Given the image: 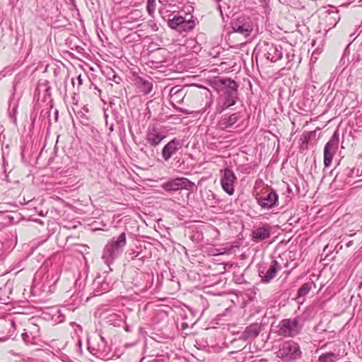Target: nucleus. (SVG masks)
<instances>
[{
  "label": "nucleus",
  "mask_w": 362,
  "mask_h": 362,
  "mask_svg": "<svg viewBox=\"0 0 362 362\" xmlns=\"http://www.w3.org/2000/svg\"><path fill=\"white\" fill-rule=\"evenodd\" d=\"M211 86L219 95L218 112L234 105L238 100V85L234 80L216 76L211 80Z\"/></svg>",
  "instance_id": "obj_1"
},
{
  "label": "nucleus",
  "mask_w": 362,
  "mask_h": 362,
  "mask_svg": "<svg viewBox=\"0 0 362 362\" xmlns=\"http://www.w3.org/2000/svg\"><path fill=\"white\" fill-rule=\"evenodd\" d=\"M127 245V237L124 232L118 236L113 237L105 246L102 259L108 266L122 254Z\"/></svg>",
  "instance_id": "obj_2"
},
{
  "label": "nucleus",
  "mask_w": 362,
  "mask_h": 362,
  "mask_svg": "<svg viewBox=\"0 0 362 362\" xmlns=\"http://www.w3.org/2000/svg\"><path fill=\"white\" fill-rule=\"evenodd\" d=\"M303 327V325L300 323V317L298 316L293 318L283 319L279 323L277 334L282 337L293 338L300 334Z\"/></svg>",
  "instance_id": "obj_3"
},
{
  "label": "nucleus",
  "mask_w": 362,
  "mask_h": 362,
  "mask_svg": "<svg viewBox=\"0 0 362 362\" xmlns=\"http://www.w3.org/2000/svg\"><path fill=\"white\" fill-rule=\"evenodd\" d=\"M188 86H175L172 87L169 90V95L170 98V103L173 107L183 114L188 115L189 111L176 106L177 104H182L187 93Z\"/></svg>",
  "instance_id": "obj_4"
},
{
  "label": "nucleus",
  "mask_w": 362,
  "mask_h": 362,
  "mask_svg": "<svg viewBox=\"0 0 362 362\" xmlns=\"http://www.w3.org/2000/svg\"><path fill=\"white\" fill-rule=\"evenodd\" d=\"M195 183L186 177H176L161 185V188L167 192H176L181 189L193 190Z\"/></svg>",
  "instance_id": "obj_5"
},
{
  "label": "nucleus",
  "mask_w": 362,
  "mask_h": 362,
  "mask_svg": "<svg viewBox=\"0 0 362 362\" xmlns=\"http://www.w3.org/2000/svg\"><path fill=\"white\" fill-rule=\"evenodd\" d=\"M301 351L298 343L293 341H288L284 343L282 347L278 351V357L286 360L294 361L300 358Z\"/></svg>",
  "instance_id": "obj_6"
},
{
  "label": "nucleus",
  "mask_w": 362,
  "mask_h": 362,
  "mask_svg": "<svg viewBox=\"0 0 362 362\" xmlns=\"http://www.w3.org/2000/svg\"><path fill=\"white\" fill-rule=\"evenodd\" d=\"M231 28L235 33L247 37L253 30V23L250 17L240 16L231 21Z\"/></svg>",
  "instance_id": "obj_7"
},
{
  "label": "nucleus",
  "mask_w": 362,
  "mask_h": 362,
  "mask_svg": "<svg viewBox=\"0 0 362 362\" xmlns=\"http://www.w3.org/2000/svg\"><path fill=\"white\" fill-rule=\"evenodd\" d=\"M168 25L170 28L180 33L189 32L194 28L195 21L192 17L187 19L182 16H175L172 19L168 20Z\"/></svg>",
  "instance_id": "obj_8"
},
{
  "label": "nucleus",
  "mask_w": 362,
  "mask_h": 362,
  "mask_svg": "<svg viewBox=\"0 0 362 362\" xmlns=\"http://www.w3.org/2000/svg\"><path fill=\"white\" fill-rule=\"evenodd\" d=\"M339 141V134L337 131H335L329 139L326 144L324 148V165L325 167L330 165L332 158L337 150L338 148Z\"/></svg>",
  "instance_id": "obj_9"
},
{
  "label": "nucleus",
  "mask_w": 362,
  "mask_h": 362,
  "mask_svg": "<svg viewBox=\"0 0 362 362\" xmlns=\"http://www.w3.org/2000/svg\"><path fill=\"white\" fill-rule=\"evenodd\" d=\"M281 269L280 263L276 259H272L268 266L259 269V276L261 278V281L264 284L269 283L276 277L277 272Z\"/></svg>",
  "instance_id": "obj_10"
},
{
  "label": "nucleus",
  "mask_w": 362,
  "mask_h": 362,
  "mask_svg": "<svg viewBox=\"0 0 362 362\" xmlns=\"http://www.w3.org/2000/svg\"><path fill=\"white\" fill-rule=\"evenodd\" d=\"M221 184L223 189L228 194L234 193V183L236 181V176L230 168H225L220 170Z\"/></svg>",
  "instance_id": "obj_11"
},
{
  "label": "nucleus",
  "mask_w": 362,
  "mask_h": 362,
  "mask_svg": "<svg viewBox=\"0 0 362 362\" xmlns=\"http://www.w3.org/2000/svg\"><path fill=\"white\" fill-rule=\"evenodd\" d=\"M262 49L264 57L272 62H275L283 57V48L280 45L264 42Z\"/></svg>",
  "instance_id": "obj_12"
},
{
  "label": "nucleus",
  "mask_w": 362,
  "mask_h": 362,
  "mask_svg": "<svg viewBox=\"0 0 362 362\" xmlns=\"http://www.w3.org/2000/svg\"><path fill=\"white\" fill-rule=\"evenodd\" d=\"M91 291L93 296H98L107 293L111 289V284L107 280L106 276L100 275L95 278L91 284Z\"/></svg>",
  "instance_id": "obj_13"
},
{
  "label": "nucleus",
  "mask_w": 362,
  "mask_h": 362,
  "mask_svg": "<svg viewBox=\"0 0 362 362\" xmlns=\"http://www.w3.org/2000/svg\"><path fill=\"white\" fill-rule=\"evenodd\" d=\"M257 202L262 209H270L279 205V195L272 189L257 198Z\"/></svg>",
  "instance_id": "obj_14"
},
{
  "label": "nucleus",
  "mask_w": 362,
  "mask_h": 362,
  "mask_svg": "<svg viewBox=\"0 0 362 362\" xmlns=\"http://www.w3.org/2000/svg\"><path fill=\"white\" fill-rule=\"evenodd\" d=\"M183 140L173 139L167 143L162 149V157L165 161H168L170 158L183 146Z\"/></svg>",
  "instance_id": "obj_15"
},
{
  "label": "nucleus",
  "mask_w": 362,
  "mask_h": 362,
  "mask_svg": "<svg viewBox=\"0 0 362 362\" xmlns=\"http://www.w3.org/2000/svg\"><path fill=\"white\" fill-rule=\"evenodd\" d=\"M272 228L264 224L262 226L255 227L251 233V240L255 243H259L271 237Z\"/></svg>",
  "instance_id": "obj_16"
},
{
  "label": "nucleus",
  "mask_w": 362,
  "mask_h": 362,
  "mask_svg": "<svg viewBox=\"0 0 362 362\" xmlns=\"http://www.w3.org/2000/svg\"><path fill=\"white\" fill-rule=\"evenodd\" d=\"M134 84L137 90V92L143 95L150 93L153 89V83L151 79L143 78L140 76H135L134 79Z\"/></svg>",
  "instance_id": "obj_17"
},
{
  "label": "nucleus",
  "mask_w": 362,
  "mask_h": 362,
  "mask_svg": "<svg viewBox=\"0 0 362 362\" xmlns=\"http://www.w3.org/2000/svg\"><path fill=\"white\" fill-rule=\"evenodd\" d=\"M165 136L160 132L156 125L149 127L146 134L147 142L153 147H156L165 139Z\"/></svg>",
  "instance_id": "obj_18"
},
{
  "label": "nucleus",
  "mask_w": 362,
  "mask_h": 362,
  "mask_svg": "<svg viewBox=\"0 0 362 362\" xmlns=\"http://www.w3.org/2000/svg\"><path fill=\"white\" fill-rule=\"evenodd\" d=\"M261 330V325L259 323H252L241 333L238 340L244 341L252 340L258 337Z\"/></svg>",
  "instance_id": "obj_19"
},
{
  "label": "nucleus",
  "mask_w": 362,
  "mask_h": 362,
  "mask_svg": "<svg viewBox=\"0 0 362 362\" xmlns=\"http://www.w3.org/2000/svg\"><path fill=\"white\" fill-rule=\"evenodd\" d=\"M243 117L241 112H237L230 115H224L219 121L218 124L222 129H226L233 127L240 119Z\"/></svg>",
  "instance_id": "obj_20"
},
{
  "label": "nucleus",
  "mask_w": 362,
  "mask_h": 362,
  "mask_svg": "<svg viewBox=\"0 0 362 362\" xmlns=\"http://www.w3.org/2000/svg\"><path fill=\"white\" fill-rule=\"evenodd\" d=\"M150 275L148 274L141 273L137 274L136 279L134 280L136 281L134 283L135 286L139 288L140 291H146L149 287L148 283L144 281L141 282L140 280L144 281L146 279H148Z\"/></svg>",
  "instance_id": "obj_21"
},
{
  "label": "nucleus",
  "mask_w": 362,
  "mask_h": 362,
  "mask_svg": "<svg viewBox=\"0 0 362 362\" xmlns=\"http://www.w3.org/2000/svg\"><path fill=\"white\" fill-rule=\"evenodd\" d=\"M313 286H315L313 281H308L303 284L298 291L297 298L298 299L305 296L310 291Z\"/></svg>",
  "instance_id": "obj_22"
},
{
  "label": "nucleus",
  "mask_w": 362,
  "mask_h": 362,
  "mask_svg": "<svg viewBox=\"0 0 362 362\" xmlns=\"http://www.w3.org/2000/svg\"><path fill=\"white\" fill-rule=\"evenodd\" d=\"M337 359V356L332 352H328L321 354L317 360V362H334Z\"/></svg>",
  "instance_id": "obj_23"
},
{
  "label": "nucleus",
  "mask_w": 362,
  "mask_h": 362,
  "mask_svg": "<svg viewBox=\"0 0 362 362\" xmlns=\"http://www.w3.org/2000/svg\"><path fill=\"white\" fill-rule=\"evenodd\" d=\"M313 134V132H307L302 135L300 138L301 144L300 146V148L301 150L306 149L308 148V144L310 139V136Z\"/></svg>",
  "instance_id": "obj_24"
},
{
  "label": "nucleus",
  "mask_w": 362,
  "mask_h": 362,
  "mask_svg": "<svg viewBox=\"0 0 362 362\" xmlns=\"http://www.w3.org/2000/svg\"><path fill=\"white\" fill-rule=\"evenodd\" d=\"M156 7V0H147L146 11L150 16L154 13Z\"/></svg>",
  "instance_id": "obj_25"
},
{
  "label": "nucleus",
  "mask_w": 362,
  "mask_h": 362,
  "mask_svg": "<svg viewBox=\"0 0 362 362\" xmlns=\"http://www.w3.org/2000/svg\"><path fill=\"white\" fill-rule=\"evenodd\" d=\"M12 292L11 284L6 283L4 287L0 288V296L4 294H11Z\"/></svg>",
  "instance_id": "obj_26"
},
{
  "label": "nucleus",
  "mask_w": 362,
  "mask_h": 362,
  "mask_svg": "<svg viewBox=\"0 0 362 362\" xmlns=\"http://www.w3.org/2000/svg\"><path fill=\"white\" fill-rule=\"evenodd\" d=\"M327 18H334V20H336L337 18L339 19L338 13L337 11H330V12H329Z\"/></svg>",
  "instance_id": "obj_27"
},
{
  "label": "nucleus",
  "mask_w": 362,
  "mask_h": 362,
  "mask_svg": "<svg viewBox=\"0 0 362 362\" xmlns=\"http://www.w3.org/2000/svg\"><path fill=\"white\" fill-rule=\"evenodd\" d=\"M138 258L139 259L141 260V261H144L145 260V256H143L141 255V252H137L135 256H132L131 257V259H135Z\"/></svg>",
  "instance_id": "obj_28"
},
{
  "label": "nucleus",
  "mask_w": 362,
  "mask_h": 362,
  "mask_svg": "<svg viewBox=\"0 0 362 362\" xmlns=\"http://www.w3.org/2000/svg\"><path fill=\"white\" fill-rule=\"evenodd\" d=\"M21 337H22V339L24 341L25 343L26 344H29V343H31L30 341H29V335L28 334L27 332H23L22 334H21Z\"/></svg>",
  "instance_id": "obj_29"
},
{
  "label": "nucleus",
  "mask_w": 362,
  "mask_h": 362,
  "mask_svg": "<svg viewBox=\"0 0 362 362\" xmlns=\"http://www.w3.org/2000/svg\"><path fill=\"white\" fill-rule=\"evenodd\" d=\"M115 83L119 84L120 81H122L121 78L119 76H117L116 74L112 75V78H111Z\"/></svg>",
  "instance_id": "obj_30"
},
{
  "label": "nucleus",
  "mask_w": 362,
  "mask_h": 362,
  "mask_svg": "<svg viewBox=\"0 0 362 362\" xmlns=\"http://www.w3.org/2000/svg\"><path fill=\"white\" fill-rule=\"evenodd\" d=\"M261 5L264 8H268L269 5V0H259Z\"/></svg>",
  "instance_id": "obj_31"
},
{
  "label": "nucleus",
  "mask_w": 362,
  "mask_h": 362,
  "mask_svg": "<svg viewBox=\"0 0 362 362\" xmlns=\"http://www.w3.org/2000/svg\"><path fill=\"white\" fill-rule=\"evenodd\" d=\"M9 300H10L9 296H7L6 298H0V300H1L2 301L1 303L4 304H8L10 302Z\"/></svg>",
  "instance_id": "obj_32"
},
{
  "label": "nucleus",
  "mask_w": 362,
  "mask_h": 362,
  "mask_svg": "<svg viewBox=\"0 0 362 362\" xmlns=\"http://www.w3.org/2000/svg\"><path fill=\"white\" fill-rule=\"evenodd\" d=\"M357 55H358V60L362 59V45L358 48L357 51Z\"/></svg>",
  "instance_id": "obj_33"
},
{
  "label": "nucleus",
  "mask_w": 362,
  "mask_h": 362,
  "mask_svg": "<svg viewBox=\"0 0 362 362\" xmlns=\"http://www.w3.org/2000/svg\"><path fill=\"white\" fill-rule=\"evenodd\" d=\"M339 64H341V66H344V67H343V69H342V70H344V68H345V67H346V61H345V58H344V56L341 57V60H340Z\"/></svg>",
  "instance_id": "obj_34"
},
{
  "label": "nucleus",
  "mask_w": 362,
  "mask_h": 362,
  "mask_svg": "<svg viewBox=\"0 0 362 362\" xmlns=\"http://www.w3.org/2000/svg\"><path fill=\"white\" fill-rule=\"evenodd\" d=\"M127 255H128V257L131 259V257L135 256L136 254H134V252L132 250V252H128Z\"/></svg>",
  "instance_id": "obj_35"
},
{
  "label": "nucleus",
  "mask_w": 362,
  "mask_h": 362,
  "mask_svg": "<svg viewBox=\"0 0 362 362\" xmlns=\"http://www.w3.org/2000/svg\"><path fill=\"white\" fill-rule=\"evenodd\" d=\"M77 81H78V83L79 85H81L82 84V78L81 77V76H78L77 78H76Z\"/></svg>",
  "instance_id": "obj_36"
},
{
  "label": "nucleus",
  "mask_w": 362,
  "mask_h": 362,
  "mask_svg": "<svg viewBox=\"0 0 362 362\" xmlns=\"http://www.w3.org/2000/svg\"><path fill=\"white\" fill-rule=\"evenodd\" d=\"M100 339L101 341L104 343V344H107V341L105 339V338L102 336V335H100Z\"/></svg>",
  "instance_id": "obj_37"
},
{
  "label": "nucleus",
  "mask_w": 362,
  "mask_h": 362,
  "mask_svg": "<svg viewBox=\"0 0 362 362\" xmlns=\"http://www.w3.org/2000/svg\"><path fill=\"white\" fill-rule=\"evenodd\" d=\"M36 116H37V115H36V114H35V115H31V117H31V119L33 120V122H35V118H36Z\"/></svg>",
  "instance_id": "obj_38"
},
{
  "label": "nucleus",
  "mask_w": 362,
  "mask_h": 362,
  "mask_svg": "<svg viewBox=\"0 0 362 362\" xmlns=\"http://www.w3.org/2000/svg\"><path fill=\"white\" fill-rule=\"evenodd\" d=\"M8 339L7 337H0V342H4Z\"/></svg>",
  "instance_id": "obj_39"
},
{
  "label": "nucleus",
  "mask_w": 362,
  "mask_h": 362,
  "mask_svg": "<svg viewBox=\"0 0 362 362\" xmlns=\"http://www.w3.org/2000/svg\"><path fill=\"white\" fill-rule=\"evenodd\" d=\"M94 89L96 90L97 92H98L99 93H100L102 92V90L99 88H98L96 86H95Z\"/></svg>",
  "instance_id": "obj_40"
},
{
  "label": "nucleus",
  "mask_w": 362,
  "mask_h": 362,
  "mask_svg": "<svg viewBox=\"0 0 362 362\" xmlns=\"http://www.w3.org/2000/svg\"><path fill=\"white\" fill-rule=\"evenodd\" d=\"M353 242L352 241H349L347 243H346V246L347 247H350L351 245H352Z\"/></svg>",
  "instance_id": "obj_41"
},
{
  "label": "nucleus",
  "mask_w": 362,
  "mask_h": 362,
  "mask_svg": "<svg viewBox=\"0 0 362 362\" xmlns=\"http://www.w3.org/2000/svg\"><path fill=\"white\" fill-rule=\"evenodd\" d=\"M151 63H152L153 64H158L159 62H154V61H151Z\"/></svg>",
  "instance_id": "obj_42"
},
{
  "label": "nucleus",
  "mask_w": 362,
  "mask_h": 362,
  "mask_svg": "<svg viewBox=\"0 0 362 362\" xmlns=\"http://www.w3.org/2000/svg\"><path fill=\"white\" fill-rule=\"evenodd\" d=\"M71 2L74 3V0H69Z\"/></svg>",
  "instance_id": "obj_43"
},
{
  "label": "nucleus",
  "mask_w": 362,
  "mask_h": 362,
  "mask_svg": "<svg viewBox=\"0 0 362 362\" xmlns=\"http://www.w3.org/2000/svg\"><path fill=\"white\" fill-rule=\"evenodd\" d=\"M141 361H142V359H141V360L139 361V362H141Z\"/></svg>",
  "instance_id": "obj_44"
}]
</instances>
